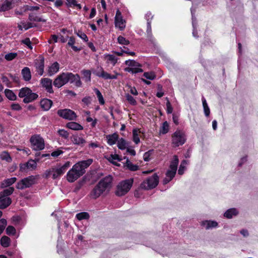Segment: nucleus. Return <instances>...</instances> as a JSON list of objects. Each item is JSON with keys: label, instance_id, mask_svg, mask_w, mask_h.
Masks as SVG:
<instances>
[{"label": "nucleus", "instance_id": "obj_45", "mask_svg": "<svg viewBox=\"0 0 258 258\" xmlns=\"http://www.w3.org/2000/svg\"><path fill=\"white\" fill-rule=\"evenodd\" d=\"M125 97L126 100L130 104L132 105H135L137 104V101L135 99L128 93L125 94Z\"/></svg>", "mask_w": 258, "mask_h": 258}, {"label": "nucleus", "instance_id": "obj_55", "mask_svg": "<svg viewBox=\"0 0 258 258\" xmlns=\"http://www.w3.org/2000/svg\"><path fill=\"white\" fill-rule=\"evenodd\" d=\"M2 81L8 87H11V83L8 77L2 76L1 77Z\"/></svg>", "mask_w": 258, "mask_h": 258}, {"label": "nucleus", "instance_id": "obj_44", "mask_svg": "<svg viewBox=\"0 0 258 258\" xmlns=\"http://www.w3.org/2000/svg\"><path fill=\"white\" fill-rule=\"evenodd\" d=\"M191 15H192V26H193L192 34L195 37H198V35H197L198 32H197V30L196 29V27H195V26H196V23H195L196 18H195L194 17V11H193V10L192 8L191 9Z\"/></svg>", "mask_w": 258, "mask_h": 258}, {"label": "nucleus", "instance_id": "obj_48", "mask_svg": "<svg viewBox=\"0 0 258 258\" xmlns=\"http://www.w3.org/2000/svg\"><path fill=\"white\" fill-rule=\"evenodd\" d=\"M118 42L121 45H128L130 43V41L126 39L124 37L121 36H119L117 38Z\"/></svg>", "mask_w": 258, "mask_h": 258}, {"label": "nucleus", "instance_id": "obj_4", "mask_svg": "<svg viewBox=\"0 0 258 258\" xmlns=\"http://www.w3.org/2000/svg\"><path fill=\"white\" fill-rule=\"evenodd\" d=\"M71 163L70 161H67L61 166L52 168L47 170L45 172V177L48 178L52 176V178L54 179L58 178L65 173L68 168L71 166Z\"/></svg>", "mask_w": 258, "mask_h": 258}, {"label": "nucleus", "instance_id": "obj_62", "mask_svg": "<svg viewBox=\"0 0 258 258\" xmlns=\"http://www.w3.org/2000/svg\"><path fill=\"white\" fill-rule=\"evenodd\" d=\"M166 107H167V112L168 113H171L173 111V108L171 106V105L170 102L168 100L166 103Z\"/></svg>", "mask_w": 258, "mask_h": 258}, {"label": "nucleus", "instance_id": "obj_52", "mask_svg": "<svg viewBox=\"0 0 258 258\" xmlns=\"http://www.w3.org/2000/svg\"><path fill=\"white\" fill-rule=\"evenodd\" d=\"M7 224V222L5 219H2L0 220V235L3 233Z\"/></svg>", "mask_w": 258, "mask_h": 258}, {"label": "nucleus", "instance_id": "obj_16", "mask_svg": "<svg viewBox=\"0 0 258 258\" xmlns=\"http://www.w3.org/2000/svg\"><path fill=\"white\" fill-rule=\"evenodd\" d=\"M19 0H6L0 8L1 12H5L12 9Z\"/></svg>", "mask_w": 258, "mask_h": 258}, {"label": "nucleus", "instance_id": "obj_18", "mask_svg": "<svg viewBox=\"0 0 258 258\" xmlns=\"http://www.w3.org/2000/svg\"><path fill=\"white\" fill-rule=\"evenodd\" d=\"M35 67L37 73L40 76H42L44 73V59L43 57H40L36 60Z\"/></svg>", "mask_w": 258, "mask_h": 258}, {"label": "nucleus", "instance_id": "obj_3", "mask_svg": "<svg viewBox=\"0 0 258 258\" xmlns=\"http://www.w3.org/2000/svg\"><path fill=\"white\" fill-rule=\"evenodd\" d=\"M112 180V177L110 175H107L102 179L92 191L91 197L96 199L103 192L109 189L111 186Z\"/></svg>", "mask_w": 258, "mask_h": 258}, {"label": "nucleus", "instance_id": "obj_6", "mask_svg": "<svg viewBox=\"0 0 258 258\" xmlns=\"http://www.w3.org/2000/svg\"><path fill=\"white\" fill-rule=\"evenodd\" d=\"M13 187H9L0 192V209H5L11 203V200L8 197L14 191Z\"/></svg>", "mask_w": 258, "mask_h": 258}, {"label": "nucleus", "instance_id": "obj_19", "mask_svg": "<svg viewBox=\"0 0 258 258\" xmlns=\"http://www.w3.org/2000/svg\"><path fill=\"white\" fill-rule=\"evenodd\" d=\"M105 158L113 164L119 166V164L117 162L120 161L121 158L117 154H110L105 156Z\"/></svg>", "mask_w": 258, "mask_h": 258}, {"label": "nucleus", "instance_id": "obj_13", "mask_svg": "<svg viewBox=\"0 0 258 258\" xmlns=\"http://www.w3.org/2000/svg\"><path fill=\"white\" fill-rule=\"evenodd\" d=\"M57 114L61 117L68 120H74L77 117L75 112L69 109H59L57 111Z\"/></svg>", "mask_w": 258, "mask_h": 258}, {"label": "nucleus", "instance_id": "obj_10", "mask_svg": "<svg viewBox=\"0 0 258 258\" xmlns=\"http://www.w3.org/2000/svg\"><path fill=\"white\" fill-rule=\"evenodd\" d=\"M186 141L184 133L180 130H177L172 136V143L175 147L183 145Z\"/></svg>", "mask_w": 258, "mask_h": 258}, {"label": "nucleus", "instance_id": "obj_59", "mask_svg": "<svg viewBox=\"0 0 258 258\" xmlns=\"http://www.w3.org/2000/svg\"><path fill=\"white\" fill-rule=\"evenodd\" d=\"M62 153H63V151H62L61 150H60L59 149H57L56 150L53 151L51 153V156L53 157H57L58 156H59L60 155L62 154Z\"/></svg>", "mask_w": 258, "mask_h": 258}, {"label": "nucleus", "instance_id": "obj_63", "mask_svg": "<svg viewBox=\"0 0 258 258\" xmlns=\"http://www.w3.org/2000/svg\"><path fill=\"white\" fill-rule=\"evenodd\" d=\"M11 108L14 110H20L21 109V107L18 103H13L11 105Z\"/></svg>", "mask_w": 258, "mask_h": 258}, {"label": "nucleus", "instance_id": "obj_23", "mask_svg": "<svg viewBox=\"0 0 258 258\" xmlns=\"http://www.w3.org/2000/svg\"><path fill=\"white\" fill-rule=\"evenodd\" d=\"M176 171H174V170L169 169L166 174V177L163 180V183L167 184L170 181H171L173 178L174 177Z\"/></svg>", "mask_w": 258, "mask_h": 258}, {"label": "nucleus", "instance_id": "obj_24", "mask_svg": "<svg viewBox=\"0 0 258 258\" xmlns=\"http://www.w3.org/2000/svg\"><path fill=\"white\" fill-rule=\"evenodd\" d=\"M52 105V101L48 99H43L40 102L41 107L46 111L48 110Z\"/></svg>", "mask_w": 258, "mask_h": 258}, {"label": "nucleus", "instance_id": "obj_7", "mask_svg": "<svg viewBox=\"0 0 258 258\" xmlns=\"http://www.w3.org/2000/svg\"><path fill=\"white\" fill-rule=\"evenodd\" d=\"M133 183L132 178L121 181L117 186L116 195L122 196L126 194L131 189Z\"/></svg>", "mask_w": 258, "mask_h": 258}, {"label": "nucleus", "instance_id": "obj_9", "mask_svg": "<svg viewBox=\"0 0 258 258\" xmlns=\"http://www.w3.org/2000/svg\"><path fill=\"white\" fill-rule=\"evenodd\" d=\"M159 177L156 174L148 177L144 180L140 185L141 188L145 189H150L155 188L158 184Z\"/></svg>", "mask_w": 258, "mask_h": 258}, {"label": "nucleus", "instance_id": "obj_32", "mask_svg": "<svg viewBox=\"0 0 258 258\" xmlns=\"http://www.w3.org/2000/svg\"><path fill=\"white\" fill-rule=\"evenodd\" d=\"M202 225L205 227L206 229H209L216 227L218 226V223L216 221L206 220L202 222Z\"/></svg>", "mask_w": 258, "mask_h": 258}, {"label": "nucleus", "instance_id": "obj_14", "mask_svg": "<svg viewBox=\"0 0 258 258\" xmlns=\"http://www.w3.org/2000/svg\"><path fill=\"white\" fill-rule=\"evenodd\" d=\"M115 25L121 30L125 27V21L123 19L121 13L118 10H117L115 17Z\"/></svg>", "mask_w": 258, "mask_h": 258}, {"label": "nucleus", "instance_id": "obj_47", "mask_svg": "<svg viewBox=\"0 0 258 258\" xmlns=\"http://www.w3.org/2000/svg\"><path fill=\"white\" fill-rule=\"evenodd\" d=\"M95 91L96 92V95L98 97V99L100 104L103 105L105 102H104V100L103 96L102 95L101 92L97 89H95Z\"/></svg>", "mask_w": 258, "mask_h": 258}, {"label": "nucleus", "instance_id": "obj_36", "mask_svg": "<svg viewBox=\"0 0 258 258\" xmlns=\"http://www.w3.org/2000/svg\"><path fill=\"white\" fill-rule=\"evenodd\" d=\"M178 164V158L177 156L174 155L173 156V159L170 163V169H172V170H174V171H176Z\"/></svg>", "mask_w": 258, "mask_h": 258}, {"label": "nucleus", "instance_id": "obj_1", "mask_svg": "<svg viewBox=\"0 0 258 258\" xmlns=\"http://www.w3.org/2000/svg\"><path fill=\"white\" fill-rule=\"evenodd\" d=\"M93 162L92 159H88L79 162L73 165L67 174V179L70 182H73L83 175L85 169Z\"/></svg>", "mask_w": 258, "mask_h": 258}, {"label": "nucleus", "instance_id": "obj_21", "mask_svg": "<svg viewBox=\"0 0 258 258\" xmlns=\"http://www.w3.org/2000/svg\"><path fill=\"white\" fill-rule=\"evenodd\" d=\"M59 69V64L57 62H54L51 64L48 68V74L49 76H51L56 74Z\"/></svg>", "mask_w": 258, "mask_h": 258}, {"label": "nucleus", "instance_id": "obj_53", "mask_svg": "<svg viewBox=\"0 0 258 258\" xmlns=\"http://www.w3.org/2000/svg\"><path fill=\"white\" fill-rule=\"evenodd\" d=\"M17 55L16 53H9L5 55V58L8 60L10 61L14 59Z\"/></svg>", "mask_w": 258, "mask_h": 258}, {"label": "nucleus", "instance_id": "obj_57", "mask_svg": "<svg viewBox=\"0 0 258 258\" xmlns=\"http://www.w3.org/2000/svg\"><path fill=\"white\" fill-rule=\"evenodd\" d=\"M29 19L30 21H33L36 22H45V21L41 18L37 17H34L32 14L29 15Z\"/></svg>", "mask_w": 258, "mask_h": 258}, {"label": "nucleus", "instance_id": "obj_25", "mask_svg": "<svg viewBox=\"0 0 258 258\" xmlns=\"http://www.w3.org/2000/svg\"><path fill=\"white\" fill-rule=\"evenodd\" d=\"M72 141L73 144L80 146H83L86 141L82 137L78 135H74L72 137Z\"/></svg>", "mask_w": 258, "mask_h": 258}, {"label": "nucleus", "instance_id": "obj_42", "mask_svg": "<svg viewBox=\"0 0 258 258\" xmlns=\"http://www.w3.org/2000/svg\"><path fill=\"white\" fill-rule=\"evenodd\" d=\"M126 166L127 168L131 171H136L139 169L138 166L137 165L133 164L130 160H126Z\"/></svg>", "mask_w": 258, "mask_h": 258}, {"label": "nucleus", "instance_id": "obj_43", "mask_svg": "<svg viewBox=\"0 0 258 258\" xmlns=\"http://www.w3.org/2000/svg\"><path fill=\"white\" fill-rule=\"evenodd\" d=\"M76 217L78 220L80 221L84 219H88L89 215L87 212H81L77 214Z\"/></svg>", "mask_w": 258, "mask_h": 258}, {"label": "nucleus", "instance_id": "obj_54", "mask_svg": "<svg viewBox=\"0 0 258 258\" xmlns=\"http://www.w3.org/2000/svg\"><path fill=\"white\" fill-rule=\"evenodd\" d=\"M169 130V125L167 121H165L162 125L160 132L164 134L167 133Z\"/></svg>", "mask_w": 258, "mask_h": 258}, {"label": "nucleus", "instance_id": "obj_33", "mask_svg": "<svg viewBox=\"0 0 258 258\" xmlns=\"http://www.w3.org/2000/svg\"><path fill=\"white\" fill-rule=\"evenodd\" d=\"M6 97L10 100L15 101L17 99V96L15 93L11 90L6 89L5 90Z\"/></svg>", "mask_w": 258, "mask_h": 258}, {"label": "nucleus", "instance_id": "obj_56", "mask_svg": "<svg viewBox=\"0 0 258 258\" xmlns=\"http://www.w3.org/2000/svg\"><path fill=\"white\" fill-rule=\"evenodd\" d=\"M58 133L59 136L63 137L64 139H67L69 137V133L67 131L64 130H59L58 131Z\"/></svg>", "mask_w": 258, "mask_h": 258}, {"label": "nucleus", "instance_id": "obj_46", "mask_svg": "<svg viewBox=\"0 0 258 258\" xmlns=\"http://www.w3.org/2000/svg\"><path fill=\"white\" fill-rule=\"evenodd\" d=\"M0 158L2 160H4L7 161V162H11L12 159L9 155V154L7 152H3L0 154Z\"/></svg>", "mask_w": 258, "mask_h": 258}, {"label": "nucleus", "instance_id": "obj_26", "mask_svg": "<svg viewBox=\"0 0 258 258\" xmlns=\"http://www.w3.org/2000/svg\"><path fill=\"white\" fill-rule=\"evenodd\" d=\"M22 75L23 79L26 81H29L31 79V74L30 69L28 67H25L22 70Z\"/></svg>", "mask_w": 258, "mask_h": 258}, {"label": "nucleus", "instance_id": "obj_49", "mask_svg": "<svg viewBox=\"0 0 258 258\" xmlns=\"http://www.w3.org/2000/svg\"><path fill=\"white\" fill-rule=\"evenodd\" d=\"M82 74L84 77L86 78V81H90L91 80V72L89 70H83Z\"/></svg>", "mask_w": 258, "mask_h": 258}, {"label": "nucleus", "instance_id": "obj_30", "mask_svg": "<svg viewBox=\"0 0 258 258\" xmlns=\"http://www.w3.org/2000/svg\"><path fill=\"white\" fill-rule=\"evenodd\" d=\"M17 180V178L16 177H12L10 178H8L5 179L2 181L1 184V187L2 188H5L8 186H9L14 183Z\"/></svg>", "mask_w": 258, "mask_h": 258}, {"label": "nucleus", "instance_id": "obj_34", "mask_svg": "<svg viewBox=\"0 0 258 258\" xmlns=\"http://www.w3.org/2000/svg\"><path fill=\"white\" fill-rule=\"evenodd\" d=\"M238 214L237 210L235 208H232L228 210L225 213L224 216L227 218H231L233 216Z\"/></svg>", "mask_w": 258, "mask_h": 258}, {"label": "nucleus", "instance_id": "obj_58", "mask_svg": "<svg viewBox=\"0 0 258 258\" xmlns=\"http://www.w3.org/2000/svg\"><path fill=\"white\" fill-rule=\"evenodd\" d=\"M77 34L80 38L83 39L84 41L87 42L88 41V38L86 34L82 32V31H79Z\"/></svg>", "mask_w": 258, "mask_h": 258}, {"label": "nucleus", "instance_id": "obj_51", "mask_svg": "<svg viewBox=\"0 0 258 258\" xmlns=\"http://www.w3.org/2000/svg\"><path fill=\"white\" fill-rule=\"evenodd\" d=\"M16 232V229L12 226H9L6 229V233L9 235H15Z\"/></svg>", "mask_w": 258, "mask_h": 258}, {"label": "nucleus", "instance_id": "obj_41", "mask_svg": "<svg viewBox=\"0 0 258 258\" xmlns=\"http://www.w3.org/2000/svg\"><path fill=\"white\" fill-rule=\"evenodd\" d=\"M203 106L204 110V113L206 116H208L210 113V108L207 103L206 99L203 97L202 98Z\"/></svg>", "mask_w": 258, "mask_h": 258}, {"label": "nucleus", "instance_id": "obj_28", "mask_svg": "<svg viewBox=\"0 0 258 258\" xmlns=\"http://www.w3.org/2000/svg\"><path fill=\"white\" fill-rule=\"evenodd\" d=\"M66 126L75 131H80L83 129V127L81 124L76 122H70L67 124Z\"/></svg>", "mask_w": 258, "mask_h": 258}, {"label": "nucleus", "instance_id": "obj_8", "mask_svg": "<svg viewBox=\"0 0 258 258\" xmlns=\"http://www.w3.org/2000/svg\"><path fill=\"white\" fill-rule=\"evenodd\" d=\"M31 148L35 151H40L45 147L44 141L43 139L38 135L32 136L30 139Z\"/></svg>", "mask_w": 258, "mask_h": 258}, {"label": "nucleus", "instance_id": "obj_60", "mask_svg": "<svg viewBox=\"0 0 258 258\" xmlns=\"http://www.w3.org/2000/svg\"><path fill=\"white\" fill-rule=\"evenodd\" d=\"M147 33L148 36H151L152 32H151V22L149 21V19H147Z\"/></svg>", "mask_w": 258, "mask_h": 258}, {"label": "nucleus", "instance_id": "obj_11", "mask_svg": "<svg viewBox=\"0 0 258 258\" xmlns=\"http://www.w3.org/2000/svg\"><path fill=\"white\" fill-rule=\"evenodd\" d=\"M35 178L33 176L25 178L17 183L16 187L19 189L29 187L35 183Z\"/></svg>", "mask_w": 258, "mask_h": 258}, {"label": "nucleus", "instance_id": "obj_27", "mask_svg": "<svg viewBox=\"0 0 258 258\" xmlns=\"http://www.w3.org/2000/svg\"><path fill=\"white\" fill-rule=\"evenodd\" d=\"M33 27V25L32 23L24 21H21L18 25V27L20 30H26Z\"/></svg>", "mask_w": 258, "mask_h": 258}, {"label": "nucleus", "instance_id": "obj_31", "mask_svg": "<svg viewBox=\"0 0 258 258\" xmlns=\"http://www.w3.org/2000/svg\"><path fill=\"white\" fill-rule=\"evenodd\" d=\"M141 131L137 128H134L133 130V140L136 144H138L140 142V136Z\"/></svg>", "mask_w": 258, "mask_h": 258}, {"label": "nucleus", "instance_id": "obj_40", "mask_svg": "<svg viewBox=\"0 0 258 258\" xmlns=\"http://www.w3.org/2000/svg\"><path fill=\"white\" fill-rule=\"evenodd\" d=\"M188 164V162L186 160H183L180 165L178 173L180 175L183 174L184 170L186 169V166Z\"/></svg>", "mask_w": 258, "mask_h": 258}, {"label": "nucleus", "instance_id": "obj_5", "mask_svg": "<svg viewBox=\"0 0 258 258\" xmlns=\"http://www.w3.org/2000/svg\"><path fill=\"white\" fill-rule=\"evenodd\" d=\"M19 97L23 98V102L25 103H28L36 100L38 95L32 92V90L28 87H24L19 90Z\"/></svg>", "mask_w": 258, "mask_h": 258}, {"label": "nucleus", "instance_id": "obj_22", "mask_svg": "<svg viewBox=\"0 0 258 258\" xmlns=\"http://www.w3.org/2000/svg\"><path fill=\"white\" fill-rule=\"evenodd\" d=\"M41 6L38 4L34 3V6H31L29 5H26L23 6V9H24V12H27L28 11H32V12H37L40 9Z\"/></svg>", "mask_w": 258, "mask_h": 258}, {"label": "nucleus", "instance_id": "obj_35", "mask_svg": "<svg viewBox=\"0 0 258 258\" xmlns=\"http://www.w3.org/2000/svg\"><path fill=\"white\" fill-rule=\"evenodd\" d=\"M11 239L7 236H3L1 239V244L4 247H8L10 245Z\"/></svg>", "mask_w": 258, "mask_h": 258}, {"label": "nucleus", "instance_id": "obj_37", "mask_svg": "<svg viewBox=\"0 0 258 258\" xmlns=\"http://www.w3.org/2000/svg\"><path fill=\"white\" fill-rule=\"evenodd\" d=\"M23 166L26 167L29 169L33 170L36 168L37 163L33 160H30L28 161L26 164L23 165Z\"/></svg>", "mask_w": 258, "mask_h": 258}, {"label": "nucleus", "instance_id": "obj_12", "mask_svg": "<svg viewBox=\"0 0 258 258\" xmlns=\"http://www.w3.org/2000/svg\"><path fill=\"white\" fill-rule=\"evenodd\" d=\"M125 63L129 67H132L125 68V71L126 72H132V73H137L143 71L142 69L138 68L141 66L140 64L134 60H127L125 61Z\"/></svg>", "mask_w": 258, "mask_h": 258}, {"label": "nucleus", "instance_id": "obj_15", "mask_svg": "<svg viewBox=\"0 0 258 258\" xmlns=\"http://www.w3.org/2000/svg\"><path fill=\"white\" fill-rule=\"evenodd\" d=\"M40 83L42 87L47 92L50 94L53 93L52 85V80L47 78H42L40 80Z\"/></svg>", "mask_w": 258, "mask_h": 258}, {"label": "nucleus", "instance_id": "obj_39", "mask_svg": "<svg viewBox=\"0 0 258 258\" xmlns=\"http://www.w3.org/2000/svg\"><path fill=\"white\" fill-rule=\"evenodd\" d=\"M127 144L123 138H121L117 141V147L120 150H124L126 149Z\"/></svg>", "mask_w": 258, "mask_h": 258}, {"label": "nucleus", "instance_id": "obj_29", "mask_svg": "<svg viewBox=\"0 0 258 258\" xmlns=\"http://www.w3.org/2000/svg\"><path fill=\"white\" fill-rule=\"evenodd\" d=\"M106 138L107 140V143L109 145H113L115 144L117 141L118 140V135L114 133L112 135H109L106 136Z\"/></svg>", "mask_w": 258, "mask_h": 258}, {"label": "nucleus", "instance_id": "obj_64", "mask_svg": "<svg viewBox=\"0 0 258 258\" xmlns=\"http://www.w3.org/2000/svg\"><path fill=\"white\" fill-rule=\"evenodd\" d=\"M67 5L69 7H71L72 6H75V5H77L76 0H66Z\"/></svg>", "mask_w": 258, "mask_h": 258}, {"label": "nucleus", "instance_id": "obj_38", "mask_svg": "<svg viewBox=\"0 0 258 258\" xmlns=\"http://www.w3.org/2000/svg\"><path fill=\"white\" fill-rule=\"evenodd\" d=\"M75 43V39L74 37H70L69 38V41L68 42V45L71 46L72 48L75 51H78L80 50V48H79L78 47L74 45V44Z\"/></svg>", "mask_w": 258, "mask_h": 258}, {"label": "nucleus", "instance_id": "obj_17", "mask_svg": "<svg viewBox=\"0 0 258 258\" xmlns=\"http://www.w3.org/2000/svg\"><path fill=\"white\" fill-rule=\"evenodd\" d=\"M96 75L99 77L104 79H116L117 78L118 74L115 73V75H111L109 73L105 72L102 68L99 69V71L96 72Z\"/></svg>", "mask_w": 258, "mask_h": 258}, {"label": "nucleus", "instance_id": "obj_50", "mask_svg": "<svg viewBox=\"0 0 258 258\" xmlns=\"http://www.w3.org/2000/svg\"><path fill=\"white\" fill-rule=\"evenodd\" d=\"M144 76L147 79L151 80H154L156 77L155 74L152 72L144 73Z\"/></svg>", "mask_w": 258, "mask_h": 258}, {"label": "nucleus", "instance_id": "obj_61", "mask_svg": "<svg viewBox=\"0 0 258 258\" xmlns=\"http://www.w3.org/2000/svg\"><path fill=\"white\" fill-rule=\"evenodd\" d=\"M22 42L24 44H25L26 45H27L28 47V48H29L30 49H32V46L31 45V41L29 38H27L25 39L24 40H23L22 41Z\"/></svg>", "mask_w": 258, "mask_h": 258}, {"label": "nucleus", "instance_id": "obj_2", "mask_svg": "<svg viewBox=\"0 0 258 258\" xmlns=\"http://www.w3.org/2000/svg\"><path fill=\"white\" fill-rule=\"evenodd\" d=\"M69 82L75 83L77 87H80L82 84L78 75L72 73H62L54 80L53 85L59 88Z\"/></svg>", "mask_w": 258, "mask_h": 258}, {"label": "nucleus", "instance_id": "obj_20", "mask_svg": "<svg viewBox=\"0 0 258 258\" xmlns=\"http://www.w3.org/2000/svg\"><path fill=\"white\" fill-rule=\"evenodd\" d=\"M103 57L107 63L110 64L113 66L115 65L117 61V58L111 54H105Z\"/></svg>", "mask_w": 258, "mask_h": 258}]
</instances>
